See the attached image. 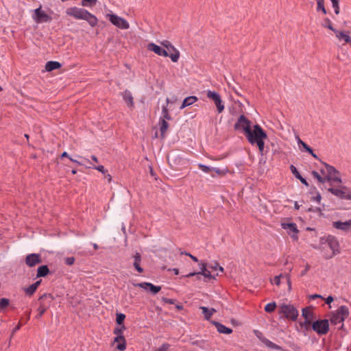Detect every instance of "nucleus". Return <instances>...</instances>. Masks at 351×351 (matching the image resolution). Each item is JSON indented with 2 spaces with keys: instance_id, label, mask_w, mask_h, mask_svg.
<instances>
[{
  "instance_id": "f257e3e1",
  "label": "nucleus",
  "mask_w": 351,
  "mask_h": 351,
  "mask_svg": "<svg viewBox=\"0 0 351 351\" xmlns=\"http://www.w3.org/2000/svg\"><path fill=\"white\" fill-rule=\"evenodd\" d=\"M245 136L252 145L258 146L259 152L263 154L265 148V140L267 138V136L262 128L256 124Z\"/></svg>"
},
{
  "instance_id": "f03ea898",
  "label": "nucleus",
  "mask_w": 351,
  "mask_h": 351,
  "mask_svg": "<svg viewBox=\"0 0 351 351\" xmlns=\"http://www.w3.org/2000/svg\"><path fill=\"white\" fill-rule=\"evenodd\" d=\"M65 12L66 15L75 19L86 21L91 27H95L97 25V18L84 8L76 6L70 7L66 10Z\"/></svg>"
},
{
  "instance_id": "7ed1b4c3",
  "label": "nucleus",
  "mask_w": 351,
  "mask_h": 351,
  "mask_svg": "<svg viewBox=\"0 0 351 351\" xmlns=\"http://www.w3.org/2000/svg\"><path fill=\"white\" fill-rule=\"evenodd\" d=\"M321 173L326 177V181L341 182L340 173L330 165L324 164V168L321 169Z\"/></svg>"
},
{
  "instance_id": "20e7f679",
  "label": "nucleus",
  "mask_w": 351,
  "mask_h": 351,
  "mask_svg": "<svg viewBox=\"0 0 351 351\" xmlns=\"http://www.w3.org/2000/svg\"><path fill=\"white\" fill-rule=\"evenodd\" d=\"M279 313L287 319L295 321L298 317V311L291 304H282L279 307Z\"/></svg>"
},
{
  "instance_id": "39448f33",
  "label": "nucleus",
  "mask_w": 351,
  "mask_h": 351,
  "mask_svg": "<svg viewBox=\"0 0 351 351\" xmlns=\"http://www.w3.org/2000/svg\"><path fill=\"white\" fill-rule=\"evenodd\" d=\"M321 243L322 244H327L328 247L331 250L332 254L329 258H331L340 253V245L335 237L328 235L326 238H322Z\"/></svg>"
},
{
  "instance_id": "423d86ee",
  "label": "nucleus",
  "mask_w": 351,
  "mask_h": 351,
  "mask_svg": "<svg viewBox=\"0 0 351 351\" xmlns=\"http://www.w3.org/2000/svg\"><path fill=\"white\" fill-rule=\"evenodd\" d=\"M349 315V309L346 306H341L335 313L332 314L330 322L337 325L342 323Z\"/></svg>"
},
{
  "instance_id": "0eeeda50",
  "label": "nucleus",
  "mask_w": 351,
  "mask_h": 351,
  "mask_svg": "<svg viewBox=\"0 0 351 351\" xmlns=\"http://www.w3.org/2000/svg\"><path fill=\"white\" fill-rule=\"evenodd\" d=\"M106 18L116 27L121 29H128L130 27L129 23L124 19L114 14H106Z\"/></svg>"
},
{
  "instance_id": "6e6552de",
  "label": "nucleus",
  "mask_w": 351,
  "mask_h": 351,
  "mask_svg": "<svg viewBox=\"0 0 351 351\" xmlns=\"http://www.w3.org/2000/svg\"><path fill=\"white\" fill-rule=\"evenodd\" d=\"M206 96L214 102L218 113H221L224 110V104L219 93L209 90L206 92Z\"/></svg>"
},
{
  "instance_id": "1a4fd4ad",
  "label": "nucleus",
  "mask_w": 351,
  "mask_h": 351,
  "mask_svg": "<svg viewBox=\"0 0 351 351\" xmlns=\"http://www.w3.org/2000/svg\"><path fill=\"white\" fill-rule=\"evenodd\" d=\"M328 191L334 195L346 199H351V189L346 186H341L339 188H330Z\"/></svg>"
},
{
  "instance_id": "9d476101",
  "label": "nucleus",
  "mask_w": 351,
  "mask_h": 351,
  "mask_svg": "<svg viewBox=\"0 0 351 351\" xmlns=\"http://www.w3.org/2000/svg\"><path fill=\"white\" fill-rule=\"evenodd\" d=\"M312 328L318 335H326L329 330V324L327 319L317 320L312 324Z\"/></svg>"
},
{
  "instance_id": "9b49d317",
  "label": "nucleus",
  "mask_w": 351,
  "mask_h": 351,
  "mask_svg": "<svg viewBox=\"0 0 351 351\" xmlns=\"http://www.w3.org/2000/svg\"><path fill=\"white\" fill-rule=\"evenodd\" d=\"M252 128V122L244 115H241L234 125L235 130H242L245 135Z\"/></svg>"
},
{
  "instance_id": "f8f14e48",
  "label": "nucleus",
  "mask_w": 351,
  "mask_h": 351,
  "mask_svg": "<svg viewBox=\"0 0 351 351\" xmlns=\"http://www.w3.org/2000/svg\"><path fill=\"white\" fill-rule=\"evenodd\" d=\"M32 19L37 23H42L50 21L51 18L41 9V6L34 11Z\"/></svg>"
},
{
  "instance_id": "ddd939ff",
  "label": "nucleus",
  "mask_w": 351,
  "mask_h": 351,
  "mask_svg": "<svg viewBox=\"0 0 351 351\" xmlns=\"http://www.w3.org/2000/svg\"><path fill=\"white\" fill-rule=\"evenodd\" d=\"M125 327L123 326L121 328H117L114 329V332L117 336L114 339V342L118 343L117 348L121 351H123L126 348L125 340L124 337L122 335L123 331Z\"/></svg>"
},
{
  "instance_id": "4468645a",
  "label": "nucleus",
  "mask_w": 351,
  "mask_h": 351,
  "mask_svg": "<svg viewBox=\"0 0 351 351\" xmlns=\"http://www.w3.org/2000/svg\"><path fill=\"white\" fill-rule=\"evenodd\" d=\"M282 228L287 231V233L291 236V237L296 241L298 239V230L297 228V226L294 223H282L281 224Z\"/></svg>"
},
{
  "instance_id": "2eb2a0df",
  "label": "nucleus",
  "mask_w": 351,
  "mask_h": 351,
  "mask_svg": "<svg viewBox=\"0 0 351 351\" xmlns=\"http://www.w3.org/2000/svg\"><path fill=\"white\" fill-rule=\"evenodd\" d=\"M41 262V256L38 254H30L25 258V264L30 267H34Z\"/></svg>"
},
{
  "instance_id": "dca6fc26",
  "label": "nucleus",
  "mask_w": 351,
  "mask_h": 351,
  "mask_svg": "<svg viewBox=\"0 0 351 351\" xmlns=\"http://www.w3.org/2000/svg\"><path fill=\"white\" fill-rule=\"evenodd\" d=\"M332 226L336 229H339L344 232L351 231V219L346 221H334L332 223Z\"/></svg>"
},
{
  "instance_id": "f3484780",
  "label": "nucleus",
  "mask_w": 351,
  "mask_h": 351,
  "mask_svg": "<svg viewBox=\"0 0 351 351\" xmlns=\"http://www.w3.org/2000/svg\"><path fill=\"white\" fill-rule=\"evenodd\" d=\"M147 49L154 52L158 56L168 57L169 53L167 50L162 49L160 46L152 43L147 45Z\"/></svg>"
},
{
  "instance_id": "a211bd4d",
  "label": "nucleus",
  "mask_w": 351,
  "mask_h": 351,
  "mask_svg": "<svg viewBox=\"0 0 351 351\" xmlns=\"http://www.w3.org/2000/svg\"><path fill=\"white\" fill-rule=\"evenodd\" d=\"M135 286L139 287L145 290H149L154 294L158 293L161 289L160 286H155L150 282H141L135 285Z\"/></svg>"
},
{
  "instance_id": "6ab92c4d",
  "label": "nucleus",
  "mask_w": 351,
  "mask_h": 351,
  "mask_svg": "<svg viewBox=\"0 0 351 351\" xmlns=\"http://www.w3.org/2000/svg\"><path fill=\"white\" fill-rule=\"evenodd\" d=\"M212 324L216 327L217 331L222 334H230L232 332V330L223 325L222 324L217 322H212Z\"/></svg>"
},
{
  "instance_id": "aec40b11",
  "label": "nucleus",
  "mask_w": 351,
  "mask_h": 351,
  "mask_svg": "<svg viewBox=\"0 0 351 351\" xmlns=\"http://www.w3.org/2000/svg\"><path fill=\"white\" fill-rule=\"evenodd\" d=\"M167 119L165 118H160L159 120L160 131L162 138L165 137V133L169 128V123L167 122Z\"/></svg>"
},
{
  "instance_id": "412c9836",
  "label": "nucleus",
  "mask_w": 351,
  "mask_h": 351,
  "mask_svg": "<svg viewBox=\"0 0 351 351\" xmlns=\"http://www.w3.org/2000/svg\"><path fill=\"white\" fill-rule=\"evenodd\" d=\"M133 258H134V263H133L134 267H135V269H136V271L138 273H143V269L140 265V263L141 261V254L139 253H136V254L133 256Z\"/></svg>"
},
{
  "instance_id": "4be33fe9",
  "label": "nucleus",
  "mask_w": 351,
  "mask_h": 351,
  "mask_svg": "<svg viewBox=\"0 0 351 351\" xmlns=\"http://www.w3.org/2000/svg\"><path fill=\"white\" fill-rule=\"evenodd\" d=\"M197 101V97L195 96H189L184 99L182 101V104L180 108L184 109V108L189 106L192 104H193L195 101Z\"/></svg>"
},
{
  "instance_id": "5701e85b",
  "label": "nucleus",
  "mask_w": 351,
  "mask_h": 351,
  "mask_svg": "<svg viewBox=\"0 0 351 351\" xmlns=\"http://www.w3.org/2000/svg\"><path fill=\"white\" fill-rule=\"evenodd\" d=\"M302 315L306 320H313L314 319L313 312L311 307H306L302 309Z\"/></svg>"
},
{
  "instance_id": "b1692460",
  "label": "nucleus",
  "mask_w": 351,
  "mask_h": 351,
  "mask_svg": "<svg viewBox=\"0 0 351 351\" xmlns=\"http://www.w3.org/2000/svg\"><path fill=\"white\" fill-rule=\"evenodd\" d=\"M40 280H38L35 283L30 285L29 287L24 289L25 293L28 295H32L38 289V286L40 285Z\"/></svg>"
},
{
  "instance_id": "393cba45",
  "label": "nucleus",
  "mask_w": 351,
  "mask_h": 351,
  "mask_svg": "<svg viewBox=\"0 0 351 351\" xmlns=\"http://www.w3.org/2000/svg\"><path fill=\"white\" fill-rule=\"evenodd\" d=\"M61 66L60 62L56 61H49L45 64V69L47 71H51L55 69H58Z\"/></svg>"
},
{
  "instance_id": "a878e982",
  "label": "nucleus",
  "mask_w": 351,
  "mask_h": 351,
  "mask_svg": "<svg viewBox=\"0 0 351 351\" xmlns=\"http://www.w3.org/2000/svg\"><path fill=\"white\" fill-rule=\"evenodd\" d=\"M200 309L202 311V313L206 320H209L213 313L216 312L215 308H208L206 306H201Z\"/></svg>"
},
{
  "instance_id": "bb28decb",
  "label": "nucleus",
  "mask_w": 351,
  "mask_h": 351,
  "mask_svg": "<svg viewBox=\"0 0 351 351\" xmlns=\"http://www.w3.org/2000/svg\"><path fill=\"white\" fill-rule=\"evenodd\" d=\"M290 169H291V173L295 176L296 178L300 180L302 183L304 184L306 186L308 185V184L306 182V180L304 178H302L301 176V175L298 171V170H297V169H296V167L295 166L291 165Z\"/></svg>"
},
{
  "instance_id": "cd10ccee",
  "label": "nucleus",
  "mask_w": 351,
  "mask_h": 351,
  "mask_svg": "<svg viewBox=\"0 0 351 351\" xmlns=\"http://www.w3.org/2000/svg\"><path fill=\"white\" fill-rule=\"evenodd\" d=\"M262 343H264L267 348H269L271 349L277 350H282V348L279 346L278 345L273 343L268 339H263Z\"/></svg>"
},
{
  "instance_id": "c85d7f7f",
  "label": "nucleus",
  "mask_w": 351,
  "mask_h": 351,
  "mask_svg": "<svg viewBox=\"0 0 351 351\" xmlns=\"http://www.w3.org/2000/svg\"><path fill=\"white\" fill-rule=\"evenodd\" d=\"M49 272V268L47 265H42L38 268L37 277H45Z\"/></svg>"
},
{
  "instance_id": "c756f323",
  "label": "nucleus",
  "mask_w": 351,
  "mask_h": 351,
  "mask_svg": "<svg viewBox=\"0 0 351 351\" xmlns=\"http://www.w3.org/2000/svg\"><path fill=\"white\" fill-rule=\"evenodd\" d=\"M296 139L299 145H302V147L309 154H313V149L304 142H303L298 136H296Z\"/></svg>"
},
{
  "instance_id": "7c9ffc66",
  "label": "nucleus",
  "mask_w": 351,
  "mask_h": 351,
  "mask_svg": "<svg viewBox=\"0 0 351 351\" xmlns=\"http://www.w3.org/2000/svg\"><path fill=\"white\" fill-rule=\"evenodd\" d=\"M123 99L129 106H132L133 97L130 93L125 92V93L123 94Z\"/></svg>"
},
{
  "instance_id": "2f4dec72",
  "label": "nucleus",
  "mask_w": 351,
  "mask_h": 351,
  "mask_svg": "<svg viewBox=\"0 0 351 351\" xmlns=\"http://www.w3.org/2000/svg\"><path fill=\"white\" fill-rule=\"evenodd\" d=\"M161 44L167 49L168 53H171L172 51H176L174 46L167 40L163 41Z\"/></svg>"
},
{
  "instance_id": "473e14b6",
  "label": "nucleus",
  "mask_w": 351,
  "mask_h": 351,
  "mask_svg": "<svg viewBox=\"0 0 351 351\" xmlns=\"http://www.w3.org/2000/svg\"><path fill=\"white\" fill-rule=\"evenodd\" d=\"M97 2V0H82L81 5L84 7H93Z\"/></svg>"
},
{
  "instance_id": "72a5a7b5",
  "label": "nucleus",
  "mask_w": 351,
  "mask_h": 351,
  "mask_svg": "<svg viewBox=\"0 0 351 351\" xmlns=\"http://www.w3.org/2000/svg\"><path fill=\"white\" fill-rule=\"evenodd\" d=\"M172 52L173 53H171V54L169 53V56L173 62H176L180 58V52L176 49V51H172Z\"/></svg>"
},
{
  "instance_id": "f704fd0d",
  "label": "nucleus",
  "mask_w": 351,
  "mask_h": 351,
  "mask_svg": "<svg viewBox=\"0 0 351 351\" xmlns=\"http://www.w3.org/2000/svg\"><path fill=\"white\" fill-rule=\"evenodd\" d=\"M276 308V302H271V303H268L265 306V311L267 313H271L275 311Z\"/></svg>"
},
{
  "instance_id": "c9c22d12",
  "label": "nucleus",
  "mask_w": 351,
  "mask_h": 351,
  "mask_svg": "<svg viewBox=\"0 0 351 351\" xmlns=\"http://www.w3.org/2000/svg\"><path fill=\"white\" fill-rule=\"evenodd\" d=\"M317 1V10L319 11V10H322V12L326 14V10L324 8V0H316Z\"/></svg>"
},
{
  "instance_id": "e433bc0d",
  "label": "nucleus",
  "mask_w": 351,
  "mask_h": 351,
  "mask_svg": "<svg viewBox=\"0 0 351 351\" xmlns=\"http://www.w3.org/2000/svg\"><path fill=\"white\" fill-rule=\"evenodd\" d=\"M312 175L315 178H316L318 180L319 182L324 183L326 182V177H322L317 171H313L312 172Z\"/></svg>"
},
{
  "instance_id": "4c0bfd02",
  "label": "nucleus",
  "mask_w": 351,
  "mask_h": 351,
  "mask_svg": "<svg viewBox=\"0 0 351 351\" xmlns=\"http://www.w3.org/2000/svg\"><path fill=\"white\" fill-rule=\"evenodd\" d=\"M160 118H165L167 120H170L171 119V116H170V114L168 112V109H167V106H162V116H161Z\"/></svg>"
},
{
  "instance_id": "58836bf2",
  "label": "nucleus",
  "mask_w": 351,
  "mask_h": 351,
  "mask_svg": "<svg viewBox=\"0 0 351 351\" xmlns=\"http://www.w3.org/2000/svg\"><path fill=\"white\" fill-rule=\"evenodd\" d=\"M9 300L7 298H2L0 300V311L4 309L9 305Z\"/></svg>"
},
{
  "instance_id": "ea45409f",
  "label": "nucleus",
  "mask_w": 351,
  "mask_h": 351,
  "mask_svg": "<svg viewBox=\"0 0 351 351\" xmlns=\"http://www.w3.org/2000/svg\"><path fill=\"white\" fill-rule=\"evenodd\" d=\"M199 273L200 275H203L206 278H213V276L211 275V271L206 269V265H203V271H201Z\"/></svg>"
},
{
  "instance_id": "a19ab883",
  "label": "nucleus",
  "mask_w": 351,
  "mask_h": 351,
  "mask_svg": "<svg viewBox=\"0 0 351 351\" xmlns=\"http://www.w3.org/2000/svg\"><path fill=\"white\" fill-rule=\"evenodd\" d=\"M324 26L325 27H327L329 29L332 30L334 33H335V30H337V29L333 28L332 25V22L328 19H326L324 20Z\"/></svg>"
},
{
  "instance_id": "79ce46f5",
  "label": "nucleus",
  "mask_w": 351,
  "mask_h": 351,
  "mask_svg": "<svg viewBox=\"0 0 351 351\" xmlns=\"http://www.w3.org/2000/svg\"><path fill=\"white\" fill-rule=\"evenodd\" d=\"M198 167L204 172L206 173H210L212 172V168L213 167H208V166H206L204 165H202V164H199L198 165Z\"/></svg>"
},
{
  "instance_id": "37998d69",
  "label": "nucleus",
  "mask_w": 351,
  "mask_h": 351,
  "mask_svg": "<svg viewBox=\"0 0 351 351\" xmlns=\"http://www.w3.org/2000/svg\"><path fill=\"white\" fill-rule=\"evenodd\" d=\"M208 267L210 269H211L213 271L219 270L221 272L223 271V268L222 267L219 266V264L217 263H215L214 264H211V265H208Z\"/></svg>"
},
{
  "instance_id": "c03bdc74",
  "label": "nucleus",
  "mask_w": 351,
  "mask_h": 351,
  "mask_svg": "<svg viewBox=\"0 0 351 351\" xmlns=\"http://www.w3.org/2000/svg\"><path fill=\"white\" fill-rule=\"evenodd\" d=\"M336 14L339 13V0H330Z\"/></svg>"
},
{
  "instance_id": "a18cd8bd",
  "label": "nucleus",
  "mask_w": 351,
  "mask_h": 351,
  "mask_svg": "<svg viewBox=\"0 0 351 351\" xmlns=\"http://www.w3.org/2000/svg\"><path fill=\"white\" fill-rule=\"evenodd\" d=\"M125 318V315L124 314H122V313L117 314V319H116L117 323L119 325H121L123 323Z\"/></svg>"
},
{
  "instance_id": "49530a36",
  "label": "nucleus",
  "mask_w": 351,
  "mask_h": 351,
  "mask_svg": "<svg viewBox=\"0 0 351 351\" xmlns=\"http://www.w3.org/2000/svg\"><path fill=\"white\" fill-rule=\"evenodd\" d=\"M46 311H47V306H45L43 305H40L38 308V317H42L43 315L45 313Z\"/></svg>"
},
{
  "instance_id": "de8ad7c7",
  "label": "nucleus",
  "mask_w": 351,
  "mask_h": 351,
  "mask_svg": "<svg viewBox=\"0 0 351 351\" xmlns=\"http://www.w3.org/2000/svg\"><path fill=\"white\" fill-rule=\"evenodd\" d=\"M311 322H312V320H308H308L305 319V321L304 322L300 323V326L302 328H304L306 330H308L310 328V326L311 324Z\"/></svg>"
},
{
  "instance_id": "09e8293b",
  "label": "nucleus",
  "mask_w": 351,
  "mask_h": 351,
  "mask_svg": "<svg viewBox=\"0 0 351 351\" xmlns=\"http://www.w3.org/2000/svg\"><path fill=\"white\" fill-rule=\"evenodd\" d=\"M64 262L68 265H72L75 262V258L74 257H67L65 258Z\"/></svg>"
},
{
  "instance_id": "8fccbe9b",
  "label": "nucleus",
  "mask_w": 351,
  "mask_h": 351,
  "mask_svg": "<svg viewBox=\"0 0 351 351\" xmlns=\"http://www.w3.org/2000/svg\"><path fill=\"white\" fill-rule=\"evenodd\" d=\"M215 172V173H217V175H219V176H223L225 174V171L219 169V168H215V167H213L212 168V172Z\"/></svg>"
},
{
  "instance_id": "3c124183",
  "label": "nucleus",
  "mask_w": 351,
  "mask_h": 351,
  "mask_svg": "<svg viewBox=\"0 0 351 351\" xmlns=\"http://www.w3.org/2000/svg\"><path fill=\"white\" fill-rule=\"evenodd\" d=\"M169 348V344L164 343L159 348L156 350L155 351H167Z\"/></svg>"
},
{
  "instance_id": "603ef678",
  "label": "nucleus",
  "mask_w": 351,
  "mask_h": 351,
  "mask_svg": "<svg viewBox=\"0 0 351 351\" xmlns=\"http://www.w3.org/2000/svg\"><path fill=\"white\" fill-rule=\"evenodd\" d=\"M94 169L98 170L99 171L101 172L103 174H106L107 171L104 169V167L103 165H99L97 167H94Z\"/></svg>"
},
{
  "instance_id": "864d4df0",
  "label": "nucleus",
  "mask_w": 351,
  "mask_h": 351,
  "mask_svg": "<svg viewBox=\"0 0 351 351\" xmlns=\"http://www.w3.org/2000/svg\"><path fill=\"white\" fill-rule=\"evenodd\" d=\"M282 277V275H280V276H276L274 280H273V283L276 284V285H280V278Z\"/></svg>"
},
{
  "instance_id": "5fc2aeb1",
  "label": "nucleus",
  "mask_w": 351,
  "mask_h": 351,
  "mask_svg": "<svg viewBox=\"0 0 351 351\" xmlns=\"http://www.w3.org/2000/svg\"><path fill=\"white\" fill-rule=\"evenodd\" d=\"M254 333L256 335V336L262 341V339H266L265 337H263V334L258 331V330H255L254 331Z\"/></svg>"
},
{
  "instance_id": "6e6d98bb",
  "label": "nucleus",
  "mask_w": 351,
  "mask_h": 351,
  "mask_svg": "<svg viewBox=\"0 0 351 351\" xmlns=\"http://www.w3.org/2000/svg\"><path fill=\"white\" fill-rule=\"evenodd\" d=\"M181 254H185V255H186V256H189V257H190V258H191L193 261H195V262H198V259H197L195 256H193L192 254H189V253H187V252H184H184H182Z\"/></svg>"
},
{
  "instance_id": "4d7b16f0",
  "label": "nucleus",
  "mask_w": 351,
  "mask_h": 351,
  "mask_svg": "<svg viewBox=\"0 0 351 351\" xmlns=\"http://www.w3.org/2000/svg\"><path fill=\"white\" fill-rule=\"evenodd\" d=\"M162 300L166 302V303H169V304H174L175 301L174 300H172V299H169V298H164L162 299Z\"/></svg>"
},
{
  "instance_id": "13d9d810",
  "label": "nucleus",
  "mask_w": 351,
  "mask_h": 351,
  "mask_svg": "<svg viewBox=\"0 0 351 351\" xmlns=\"http://www.w3.org/2000/svg\"><path fill=\"white\" fill-rule=\"evenodd\" d=\"M334 300V298L332 296H328L326 299V303L328 304H330L331 302H332Z\"/></svg>"
},
{
  "instance_id": "bf43d9fd",
  "label": "nucleus",
  "mask_w": 351,
  "mask_h": 351,
  "mask_svg": "<svg viewBox=\"0 0 351 351\" xmlns=\"http://www.w3.org/2000/svg\"><path fill=\"white\" fill-rule=\"evenodd\" d=\"M310 298H311V300H315V299H316V298H322V295H318V294H313V295H311L310 296Z\"/></svg>"
},
{
  "instance_id": "052dcab7",
  "label": "nucleus",
  "mask_w": 351,
  "mask_h": 351,
  "mask_svg": "<svg viewBox=\"0 0 351 351\" xmlns=\"http://www.w3.org/2000/svg\"><path fill=\"white\" fill-rule=\"evenodd\" d=\"M310 269V265H306V267H305V269L304 271H302V276H304L306 272L308 271V269Z\"/></svg>"
},
{
  "instance_id": "680f3d73",
  "label": "nucleus",
  "mask_w": 351,
  "mask_h": 351,
  "mask_svg": "<svg viewBox=\"0 0 351 351\" xmlns=\"http://www.w3.org/2000/svg\"><path fill=\"white\" fill-rule=\"evenodd\" d=\"M195 275L199 276V275H200V273H199V272L198 273L192 272V273H190V274H187L186 276V277H191V276H195Z\"/></svg>"
},
{
  "instance_id": "e2e57ef3",
  "label": "nucleus",
  "mask_w": 351,
  "mask_h": 351,
  "mask_svg": "<svg viewBox=\"0 0 351 351\" xmlns=\"http://www.w3.org/2000/svg\"><path fill=\"white\" fill-rule=\"evenodd\" d=\"M179 163H180L181 165H186L188 163V162L185 159H180Z\"/></svg>"
},
{
  "instance_id": "0e129e2a",
  "label": "nucleus",
  "mask_w": 351,
  "mask_h": 351,
  "mask_svg": "<svg viewBox=\"0 0 351 351\" xmlns=\"http://www.w3.org/2000/svg\"><path fill=\"white\" fill-rule=\"evenodd\" d=\"M69 159H70L72 162H75V163H77V164H78V165H82V163H81L80 162L77 161V160H75V159H73V158H69Z\"/></svg>"
},
{
  "instance_id": "69168bd1",
  "label": "nucleus",
  "mask_w": 351,
  "mask_h": 351,
  "mask_svg": "<svg viewBox=\"0 0 351 351\" xmlns=\"http://www.w3.org/2000/svg\"><path fill=\"white\" fill-rule=\"evenodd\" d=\"M321 199H322L321 195H320L319 194H317V196H316V197H315L316 201H317V202H320V200H321Z\"/></svg>"
},
{
  "instance_id": "338daca9",
  "label": "nucleus",
  "mask_w": 351,
  "mask_h": 351,
  "mask_svg": "<svg viewBox=\"0 0 351 351\" xmlns=\"http://www.w3.org/2000/svg\"><path fill=\"white\" fill-rule=\"evenodd\" d=\"M61 157H62V158H63V157H68L69 158H70V157L69 156V155H68V154H67V152H63V153L62 154V155H61Z\"/></svg>"
},
{
  "instance_id": "774afa93",
  "label": "nucleus",
  "mask_w": 351,
  "mask_h": 351,
  "mask_svg": "<svg viewBox=\"0 0 351 351\" xmlns=\"http://www.w3.org/2000/svg\"><path fill=\"white\" fill-rule=\"evenodd\" d=\"M91 158H92V160H93L94 162H98L97 158L95 156H94V155L91 156Z\"/></svg>"
}]
</instances>
